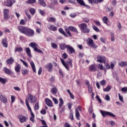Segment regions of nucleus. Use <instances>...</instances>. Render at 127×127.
Returning <instances> with one entry per match:
<instances>
[{"label": "nucleus", "mask_w": 127, "mask_h": 127, "mask_svg": "<svg viewBox=\"0 0 127 127\" xmlns=\"http://www.w3.org/2000/svg\"><path fill=\"white\" fill-rule=\"evenodd\" d=\"M14 90L15 91H17V92H20V88L17 86H15L13 87Z\"/></svg>", "instance_id": "4d7b16f0"}, {"label": "nucleus", "mask_w": 127, "mask_h": 127, "mask_svg": "<svg viewBox=\"0 0 127 127\" xmlns=\"http://www.w3.org/2000/svg\"><path fill=\"white\" fill-rule=\"evenodd\" d=\"M17 118L19 119V121L21 124H23V123H26L27 121V118L24 115L19 114L17 116Z\"/></svg>", "instance_id": "0eeeda50"}, {"label": "nucleus", "mask_w": 127, "mask_h": 127, "mask_svg": "<svg viewBox=\"0 0 127 127\" xmlns=\"http://www.w3.org/2000/svg\"><path fill=\"white\" fill-rule=\"evenodd\" d=\"M15 71L16 73H19V72H20V65H19V64H17L15 67Z\"/></svg>", "instance_id": "2f4dec72"}, {"label": "nucleus", "mask_w": 127, "mask_h": 127, "mask_svg": "<svg viewBox=\"0 0 127 127\" xmlns=\"http://www.w3.org/2000/svg\"><path fill=\"white\" fill-rule=\"evenodd\" d=\"M25 51L26 54L28 55L29 57H32L31 51H30V49L29 48H25Z\"/></svg>", "instance_id": "412c9836"}, {"label": "nucleus", "mask_w": 127, "mask_h": 127, "mask_svg": "<svg viewBox=\"0 0 127 127\" xmlns=\"http://www.w3.org/2000/svg\"><path fill=\"white\" fill-rule=\"evenodd\" d=\"M3 16L4 20H7L10 18L9 14V10L8 9H4L3 10Z\"/></svg>", "instance_id": "423d86ee"}, {"label": "nucleus", "mask_w": 127, "mask_h": 127, "mask_svg": "<svg viewBox=\"0 0 127 127\" xmlns=\"http://www.w3.org/2000/svg\"><path fill=\"white\" fill-rule=\"evenodd\" d=\"M30 12L31 13V14H34V13H35V9L31 8L30 9Z\"/></svg>", "instance_id": "de8ad7c7"}, {"label": "nucleus", "mask_w": 127, "mask_h": 127, "mask_svg": "<svg viewBox=\"0 0 127 127\" xmlns=\"http://www.w3.org/2000/svg\"><path fill=\"white\" fill-rule=\"evenodd\" d=\"M38 3L40 4V5H42V6H43L44 7L46 6V3L44 0H38Z\"/></svg>", "instance_id": "4be33fe9"}, {"label": "nucleus", "mask_w": 127, "mask_h": 127, "mask_svg": "<svg viewBox=\"0 0 127 127\" xmlns=\"http://www.w3.org/2000/svg\"><path fill=\"white\" fill-rule=\"evenodd\" d=\"M100 113L102 116L103 117V118L108 117V116H110V117H113L114 118H115L116 117V115L113 114V113L112 112H110L108 111H103L102 110H101Z\"/></svg>", "instance_id": "39448f33"}, {"label": "nucleus", "mask_w": 127, "mask_h": 127, "mask_svg": "<svg viewBox=\"0 0 127 127\" xmlns=\"http://www.w3.org/2000/svg\"><path fill=\"white\" fill-rule=\"evenodd\" d=\"M59 32H60V33H61L62 34H63V35H64V36H65V37H68V35H67V34H66L65 31H64V30H63V29H62L61 28H59Z\"/></svg>", "instance_id": "bb28decb"}, {"label": "nucleus", "mask_w": 127, "mask_h": 127, "mask_svg": "<svg viewBox=\"0 0 127 127\" xmlns=\"http://www.w3.org/2000/svg\"><path fill=\"white\" fill-rule=\"evenodd\" d=\"M69 30L72 31V32H75L78 34V30H77V28L73 26H69Z\"/></svg>", "instance_id": "f3484780"}, {"label": "nucleus", "mask_w": 127, "mask_h": 127, "mask_svg": "<svg viewBox=\"0 0 127 127\" xmlns=\"http://www.w3.org/2000/svg\"><path fill=\"white\" fill-rule=\"evenodd\" d=\"M97 59V61L99 63H106V58H105V57L98 56Z\"/></svg>", "instance_id": "1a4fd4ad"}, {"label": "nucleus", "mask_w": 127, "mask_h": 127, "mask_svg": "<svg viewBox=\"0 0 127 127\" xmlns=\"http://www.w3.org/2000/svg\"><path fill=\"white\" fill-rule=\"evenodd\" d=\"M18 29L20 32H21V33L25 34L27 36L32 37L34 35V31L30 28L22 26H18Z\"/></svg>", "instance_id": "f257e3e1"}, {"label": "nucleus", "mask_w": 127, "mask_h": 127, "mask_svg": "<svg viewBox=\"0 0 127 127\" xmlns=\"http://www.w3.org/2000/svg\"><path fill=\"white\" fill-rule=\"evenodd\" d=\"M64 29L68 35H69L70 37H71L72 34H71V33L70 32V29H69V27L68 28L67 27H65Z\"/></svg>", "instance_id": "7c9ffc66"}, {"label": "nucleus", "mask_w": 127, "mask_h": 127, "mask_svg": "<svg viewBox=\"0 0 127 127\" xmlns=\"http://www.w3.org/2000/svg\"><path fill=\"white\" fill-rule=\"evenodd\" d=\"M98 68L100 70H104V66L102 64H99Z\"/></svg>", "instance_id": "0e129e2a"}, {"label": "nucleus", "mask_w": 127, "mask_h": 127, "mask_svg": "<svg viewBox=\"0 0 127 127\" xmlns=\"http://www.w3.org/2000/svg\"><path fill=\"white\" fill-rule=\"evenodd\" d=\"M3 71L5 74H8V75H11V71L9 70V69L4 67L3 69Z\"/></svg>", "instance_id": "c85d7f7f"}, {"label": "nucleus", "mask_w": 127, "mask_h": 127, "mask_svg": "<svg viewBox=\"0 0 127 127\" xmlns=\"http://www.w3.org/2000/svg\"><path fill=\"white\" fill-rule=\"evenodd\" d=\"M118 96L120 101L122 102V103H124V98L123 97V96H121V94H120V93L118 94Z\"/></svg>", "instance_id": "3c124183"}, {"label": "nucleus", "mask_w": 127, "mask_h": 127, "mask_svg": "<svg viewBox=\"0 0 127 127\" xmlns=\"http://www.w3.org/2000/svg\"><path fill=\"white\" fill-rule=\"evenodd\" d=\"M111 89H112V87L110 86H108L106 88L103 89V91L104 92H109Z\"/></svg>", "instance_id": "ea45409f"}, {"label": "nucleus", "mask_w": 127, "mask_h": 127, "mask_svg": "<svg viewBox=\"0 0 127 127\" xmlns=\"http://www.w3.org/2000/svg\"><path fill=\"white\" fill-rule=\"evenodd\" d=\"M37 100V99L36 98V97H35V96L31 94H28L27 98L25 100L26 105V102H27L28 104H29L28 103V101L29 102H30V103L33 104V103H35V102H36Z\"/></svg>", "instance_id": "7ed1b4c3"}, {"label": "nucleus", "mask_w": 127, "mask_h": 127, "mask_svg": "<svg viewBox=\"0 0 127 127\" xmlns=\"http://www.w3.org/2000/svg\"><path fill=\"white\" fill-rule=\"evenodd\" d=\"M0 101L3 104H6L7 102V98L5 97L4 95H0Z\"/></svg>", "instance_id": "9b49d317"}, {"label": "nucleus", "mask_w": 127, "mask_h": 127, "mask_svg": "<svg viewBox=\"0 0 127 127\" xmlns=\"http://www.w3.org/2000/svg\"><path fill=\"white\" fill-rule=\"evenodd\" d=\"M34 51H35V52H38V53H41V54H43V51H41L38 48H35V50H34Z\"/></svg>", "instance_id": "a18cd8bd"}, {"label": "nucleus", "mask_w": 127, "mask_h": 127, "mask_svg": "<svg viewBox=\"0 0 127 127\" xmlns=\"http://www.w3.org/2000/svg\"><path fill=\"white\" fill-rule=\"evenodd\" d=\"M20 61L23 63L24 66L27 67H28V64L27 63L24 62L22 59H20Z\"/></svg>", "instance_id": "79ce46f5"}, {"label": "nucleus", "mask_w": 127, "mask_h": 127, "mask_svg": "<svg viewBox=\"0 0 127 127\" xmlns=\"http://www.w3.org/2000/svg\"><path fill=\"white\" fill-rule=\"evenodd\" d=\"M68 106V109H69V110H71V109H72V103H68L67 104Z\"/></svg>", "instance_id": "69168bd1"}, {"label": "nucleus", "mask_w": 127, "mask_h": 127, "mask_svg": "<svg viewBox=\"0 0 127 127\" xmlns=\"http://www.w3.org/2000/svg\"><path fill=\"white\" fill-rule=\"evenodd\" d=\"M26 106H27V108H28V110L31 113V117L32 118H34V117H35L34 114H33L32 113V110H31V108H30V106H29V104H28V102H27V101H26Z\"/></svg>", "instance_id": "dca6fc26"}, {"label": "nucleus", "mask_w": 127, "mask_h": 127, "mask_svg": "<svg viewBox=\"0 0 127 127\" xmlns=\"http://www.w3.org/2000/svg\"><path fill=\"white\" fill-rule=\"evenodd\" d=\"M73 115V113L72 112L71 110H70L69 118V119H70V120H71V121H73V120H74V117Z\"/></svg>", "instance_id": "58836bf2"}, {"label": "nucleus", "mask_w": 127, "mask_h": 127, "mask_svg": "<svg viewBox=\"0 0 127 127\" xmlns=\"http://www.w3.org/2000/svg\"><path fill=\"white\" fill-rule=\"evenodd\" d=\"M68 45H66L64 43L60 44V47L62 50H65V48H67Z\"/></svg>", "instance_id": "5701e85b"}, {"label": "nucleus", "mask_w": 127, "mask_h": 127, "mask_svg": "<svg viewBox=\"0 0 127 127\" xmlns=\"http://www.w3.org/2000/svg\"><path fill=\"white\" fill-rule=\"evenodd\" d=\"M21 72L22 74H23L24 75H26V74L28 73L27 69H23L22 70Z\"/></svg>", "instance_id": "864d4df0"}, {"label": "nucleus", "mask_w": 127, "mask_h": 127, "mask_svg": "<svg viewBox=\"0 0 127 127\" xmlns=\"http://www.w3.org/2000/svg\"><path fill=\"white\" fill-rule=\"evenodd\" d=\"M30 64L33 72H34V73H36V68L35 67V64H34V63L33 62V61H31L30 62Z\"/></svg>", "instance_id": "6ab92c4d"}, {"label": "nucleus", "mask_w": 127, "mask_h": 127, "mask_svg": "<svg viewBox=\"0 0 127 127\" xmlns=\"http://www.w3.org/2000/svg\"><path fill=\"white\" fill-rule=\"evenodd\" d=\"M51 93H53V95H55L56 93H57V88L56 87H53L51 91Z\"/></svg>", "instance_id": "4c0bfd02"}, {"label": "nucleus", "mask_w": 127, "mask_h": 127, "mask_svg": "<svg viewBox=\"0 0 127 127\" xmlns=\"http://www.w3.org/2000/svg\"><path fill=\"white\" fill-rule=\"evenodd\" d=\"M49 8H50V9H53L54 10L55 9V6L52 5L51 4L49 5L48 6Z\"/></svg>", "instance_id": "8fccbe9b"}, {"label": "nucleus", "mask_w": 127, "mask_h": 127, "mask_svg": "<svg viewBox=\"0 0 127 127\" xmlns=\"http://www.w3.org/2000/svg\"><path fill=\"white\" fill-rule=\"evenodd\" d=\"M61 62L63 65H64V67H65V68L66 69V70L67 71H70V69L68 66L70 65L72 68L73 66V64H72V60H69V61L66 62V63H65V61L61 59Z\"/></svg>", "instance_id": "20e7f679"}, {"label": "nucleus", "mask_w": 127, "mask_h": 127, "mask_svg": "<svg viewBox=\"0 0 127 127\" xmlns=\"http://www.w3.org/2000/svg\"><path fill=\"white\" fill-rule=\"evenodd\" d=\"M106 83L107 82L105 80H103L100 81V85H101V86H104V85H106Z\"/></svg>", "instance_id": "6e6d98bb"}, {"label": "nucleus", "mask_w": 127, "mask_h": 127, "mask_svg": "<svg viewBox=\"0 0 127 127\" xmlns=\"http://www.w3.org/2000/svg\"><path fill=\"white\" fill-rule=\"evenodd\" d=\"M105 100H106V101H110V100H111V98H110V96H109V95H106L105 96Z\"/></svg>", "instance_id": "338daca9"}, {"label": "nucleus", "mask_w": 127, "mask_h": 127, "mask_svg": "<svg viewBox=\"0 0 127 127\" xmlns=\"http://www.w3.org/2000/svg\"><path fill=\"white\" fill-rule=\"evenodd\" d=\"M59 102L60 103L59 104V110H60V109H61V108H62V106H63V105H64V101H63V99H62V98H61L59 99Z\"/></svg>", "instance_id": "aec40b11"}, {"label": "nucleus", "mask_w": 127, "mask_h": 127, "mask_svg": "<svg viewBox=\"0 0 127 127\" xmlns=\"http://www.w3.org/2000/svg\"><path fill=\"white\" fill-rule=\"evenodd\" d=\"M121 91H122V92H127V87H125L122 88L121 89Z\"/></svg>", "instance_id": "774afa93"}, {"label": "nucleus", "mask_w": 127, "mask_h": 127, "mask_svg": "<svg viewBox=\"0 0 127 127\" xmlns=\"http://www.w3.org/2000/svg\"><path fill=\"white\" fill-rule=\"evenodd\" d=\"M66 49L70 54H73V53H75V49H74V48L71 46L70 45H67Z\"/></svg>", "instance_id": "9d476101"}, {"label": "nucleus", "mask_w": 127, "mask_h": 127, "mask_svg": "<svg viewBox=\"0 0 127 127\" xmlns=\"http://www.w3.org/2000/svg\"><path fill=\"white\" fill-rule=\"evenodd\" d=\"M109 19H108V17L104 16L103 18V21L104 23H105V24H108V20Z\"/></svg>", "instance_id": "a19ab883"}, {"label": "nucleus", "mask_w": 127, "mask_h": 127, "mask_svg": "<svg viewBox=\"0 0 127 127\" xmlns=\"http://www.w3.org/2000/svg\"><path fill=\"white\" fill-rule=\"evenodd\" d=\"M14 101H15V97L13 95L11 96V104L14 103Z\"/></svg>", "instance_id": "49530a36"}, {"label": "nucleus", "mask_w": 127, "mask_h": 127, "mask_svg": "<svg viewBox=\"0 0 127 127\" xmlns=\"http://www.w3.org/2000/svg\"><path fill=\"white\" fill-rule=\"evenodd\" d=\"M88 111H89V114H92V113H93V107L90 106L89 108Z\"/></svg>", "instance_id": "13d9d810"}, {"label": "nucleus", "mask_w": 127, "mask_h": 127, "mask_svg": "<svg viewBox=\"0 0 127 127\" xmlns=\"http://www.w3.org/2000/svg\"><path fill=\"white\" fill-rule=\"evenodd\" d=\"M87 44L89 46H91L93 48H97V45L94 43V41L91 38H88V41L87 42Z\"/></svg>", "instance_id": "6e6552de"}, {"label": "nucleus", "mask_w": 127, "mask_h": 127, "mask_svg": "<svg viewBox=\"0 0 127 127\" xmlns=\"http://www.w3.org/2000/svg\"><path fill=\"white\" fill-rule=\"evenodd\" d=\"M53 65H52V64L49 63V64H47L45 66L46 69H47V70L49 71V72H51L52 71V67Z\"/></svg>", "instance_id": "2eb2a0df"}, {"label": "nucleus", "mask_w": 127, "mask_h": 127, "mask_svg": "<svg viewBox=\"0 0 127 127\" xmlns=\"http://www.w3.org/2000/svg\"><path fill=\"white\" fill-rule=\"evenodd\" d=\"M92 28H93L94 30H95V31H96V32H99V31H100V30H99V28L98 27H97V26H93Z\"/></svg>", "instance_id": "09e8293b"}, {"label": "nucleus", "mask_w": 127, "mask_h": 127, "mask_svg": "<svg viewBox=\"0 0 127 127\" xmlns=\"http://www.w3.org/2000/svg\"><path fill=\"white\" fill-rule=\"evenodd\" d=\"M34 109L36 111H37V110H39V103L38 102L35 104Z\"/></svg>", "instance_id": "37998d69"}, {"label": "nucleus", "mask_w": 127, "mask_h": 127, "mask_svg": "<svg viewBox=\"0 0 127 127\" xmlns=\"http://www.w3.org/2000/svg\"><path fill=\"white\" fill-rule=\"evenodd\" d=\"M75 117H76V120H80V118H79L80 117V113H79V111H78V110H77V109H76L75 110Z\"/></svg>", "instance_id": "f704fd0d"}, {"label": "nucleus", "mask_w": 127, "mask_h": 127, "mask_svg": "<svg viewBox=\"0 0 127 127\" xmlns=\"http://www.w3.org/2000/svg\"><path fill=\"white\" fill-rule=\"evenodd\" d=\"M13 62H14V61L12 58H10L6 61L7 64H12Z\"/></svg>", "instance_id": "72a5a7b5"}, {"label": "nucleus", "mask_w": 127, "mask_h": 127, "mask_svg": "<svg viewBox=\"0 0 127 127\" xmlns=\"http://www.w3.org/2000/svg\"><path fill=\"white\" fill-rule=\"evenodd\" d=\"M6 82H7V79L0 77V83L1 84H2V85H5Z\"/></svg>", "instance_id": "393cba45"}, {"label": "nucleus", "mask_w": 127, "mask_h": 127, "mask_svg": "<svg viewBox=\"0 0 127 127\" xmlns=\"http://www.w3.org/2000/svg\"><path fill=\"white\" fill-rule=\"evenodd\" d=\"M120 66L121 67H127V62H122L119 63Z\"/></svg>", "instance_id": "473e14b6"}, {"label": "nucleus", "mask_w": 127, "mask_h": 127, "mask_svg": "<svg viewBox=\"0 0 127 127\" xmlns=\"http://www.w3.org/2000/svg\"><path fill=\"white\" fill-rule=\"evenodd\" d=\"M62 57L64 59H66L67 57H68V55H67L66 53H64L62 55Z\"/></svg>", "instance_id": "e2e57ef3"}, {"label": "nucleus", "mask_w": 127, "mask_h": 127, "mask_svg": "<svg viewBox=\"0 0 127 127\" xmlns=\"http://www.w3.org/2000/svg\"><path fill=\"white\" fill-rule=\"evenodd\" d=\"M22 51H23V49L21 47L15 48L14 52H19L20 53V52H22Z\"/></svg>", "instance_id": "cd10ccee"}, {"label": "nucleus", "mask_w": 127, "mask_h": 127, "mask_svg": "<svg viewBox=\"0 0 127 127\" xmlns=\"http://www.w3.org/2000/svg\"><path fill=\"white\" fill-rule=\"evenodd\" d=\"M78 27H79L81 32H83V33H89V32H90V29L88 28L87 24L85 23L79 24Z\"/></svg>", "instance_id": "f03ea898"}, {"label": "nucleus", "mask_w": 127, "mask_h": 127, "mask_svg": "<svg viewBox=\"0 0 127 127\" xmlns=\"http://www.w3.org/2000/svg\"><path fill=\"white\" fill-rule=\"evenodd\" d=\"M111 41L114 42L115 41V35H114V33H111Z\"/></svg>", "instance_id": "5fc2aeb1"}, {"label": "nucleus", "mask_w": 127, "mask_h": 127, "mask_svg": "<svg viewBox=\"0 0 127 127\" xmlns=\"http://www.w3.org/2000/svg\"><path fill=\"white\" fill-rule=\"evenodd\" d=\"M45 102L48 107H50V108L53 107V103H52V101L50 99L46 98Z\"/></svg>", "instance_id": "f8f14e48"}, {"label": "nucleus", "mask_w": 127, "mask_h": 127, "mask_svg": "<svg viewBox=\"0 0 127 127\" xmlns=\"http://www.w3.org/2000/svg\"><path fill=\"white\" fill-rule=\"evenodd\" d=\"M89 70L90 72H95L97 71V67H96V65L95 64H91L89 67Z\"/></svg>", "instance_id": "ddd939ff"}, {"label": "nucleus", "mask_w": 127, "mask_h": 127, "mask_svg": "<svg viewBox=\"0 0 127 127\" xmlns=\"http://www.w3.org/2000/svg\"><path fill=\"white\" fill-rule=\"evenodd\" d=\"M53 102H54V103L56 105H58V100H57V99L54 97V98H53Z\"/></svg>", "instance_id": "052dcab7"}, {"label": "nucleus", "mask_w": 127, "mask_h": 127, "mask_svg": "<svg viewBox=\"0 0 127 127\" xmlns=\"http://www.w3.org/2000/svg\"><path fill=\"white\" fill-rule=\"evenodd\" d=\"M77 3H79L80 5L82 6H85V7H88V5H86L84 0H76Z\"/></svg>", "instance_id": "4468645a"}, {"label": "nucleus", "mask_w": 127, "mask_h": 127, "mask_svg": "<svg viewBox=\"0 0 127 127\" xmlns=\"http://www.w3.org/2000/svg\"><path fill=\"white\" fill-rule=\"evenodd\" d=\"M48 21L50 22H56V19L54 17H49L48 19Z\"/></svg>", "instance_id": "c9c22d12"}, {"label": "nucleus", "mask_w": 127, "mask_h": 127, "mask_svg": "<svg viewBox=\"0 0 127 127\" xmlns=\"http://www.w3.org/2000/svg\"><path fill=\"white\" fill-rule=\"evenodd\" d=\"M29 46L32 47V48H33L34 50H35V48H37V44L34 42H32L30 44H29Z\"/></svg>", "instance_id": "a878e982"}, {"label": "nucleus", "mask_w": 127, "mask_h": 127, "mask_svg": "<svg viewBox=\"0 0 127 127\" xmlns=\"http://www.w3.org/2000/svg\"><path fill=\"white\" fill-rule=\"evenodd\" d=\"M58 3V1L57 0H52L51 4L52 5H55V4H57Z\"/></svg>", "instance_id": "c03bdc74"}, {"label": "nucleus", "mask_w": 127, "mask_h": 127, "mask_svg": "<svg viewBox=\"0 0 127 127\" xmlns=\"http://www.w3.org/2000/svg\"><path fill=\"white\" fill-rule=\"evenodd\" d=\"M49 29H50V30H52V31H56V30H57V27L53 25H51Z\"/></svg>", "instance_id": "c756f323"}, {"label": "nucleus", "mask_w": 127, "mask_h": 127, "mask_svg": "<svg viewBox=\"0 0 127 127\" xmlns=\"http://www.w3.org/2000/svg\"><path fill=\"white\" fill-rule=\"evenodd\" d=\"M2 44L3 46V47H5V48H7V47H8L7 41L6 40V39H4L2 40Z\"/></svg>", "instance_id": "b1692460"}, {"label": "nucleus", "mask_w": 127, "mask_h": 127, "mask_svg": "<svg viewBox=\"0 0 127 127\" xmlns=\"http://www.w3.org/2000/svg\"><path fill=\"white\" fill-rule=\"evenodd\" d=\"M94 23H95L97 26H101V23L99 21H94Z\"/></svg>", "instance_id": "680f3d73"}, {"label": "nucleus", "mask_w": 127, "mask_h": 127, "mask_svg": "<svg viewBox=\"0 0 127 127\" xmlns=\"http://www.w3.org/2000/svg\"><path fill=\"white\" fill-rule=\"evenodd\" d=\"M69 16H70V17H72V18H75V17H76V13H71L70 14H69Z\"/></svg>", "instance_id": "bf43d9fd"}, {"label": "nucleus", "mask_w": 127, "mask_h": 127, "mask_svg": "<svg viewBox=\"0 0 127 127\" xmlns=\"http://www.w3.org/2000/svg\"><path fill=\"white\" fill-rule=\"evenodd\" d=\"M51 46L53 47V48H57L58 47V46H57V44H55V43H52L51 44Z\"/></svg>", "instance_id": "603ef678"}, {"label": "nucleus", "mask_w": 127, "mask_h": 127, "mask_svg": "<svg viewBox=\"0 0 127 127\" xmlns=\"http://www.w3.org/2000/svg\"><path fill=\"white\" fill-rule=\"evenodd\" d=\"M7 4H6L7 6L11 7V6L15 2V0H8L7 1Z\"/></svg>", "instance_id": "a211bd4d"}, {"label": "nucleus", "mask_w": 127, "mask_h": 127, "mask_svg": "<svg viewBox=\"0 0 127 127\" xmlns=\"http://www.w3.org/2000/svg\"><path fill=\"white\" fill-rule=\"evenodd\" d=\"M36 2V0H28L26 1V3L28 4H31V3H35Z\"/></svg>", "instance_id": "e433bc0d"}]
</instances>
